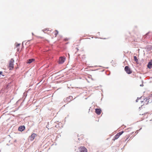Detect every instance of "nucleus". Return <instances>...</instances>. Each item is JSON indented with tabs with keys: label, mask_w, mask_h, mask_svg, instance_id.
I'll return each instance as SVG.
<instances>
[{
	"label": "nucleus",
	"mask_w": 152,
	"mask_h": 152,
	"mask_svg": "<svg viewBox=\"0 0 152 152\" xmlns=\"http://www.w3.org/2000/svg\"><path fill=\"white\" fill-rule=\"evenodd\" d=\"M134 59L135 61L137 62L138 61V59H137V57L136 56H134Z\"/></svg>",
	"instance_id": "4468645a"
},
{
	"label": "nucleus",
	"mask_w": 152,
	"mask_h": 152,
	"mask_svg": "<svg viewBox=\"0 0 152 152\" xmlns=\"http://www.w3.org/2000/svg\"><path fill=\"white\" fill-rule=\"evenodd\" d=\"M65 60V59L64 58L60 57L59 60V63L60 64H62L64 62Z\"/></svg>",
	"instance_id": "0eeeda50"
},
{
	"label": "nucleus",
	"mask_w": 152,
	"mask_h": 152,
	"mask_svg": "<svg viewBox=\"0 0 152 152\" xmlns=\"http://www.w3.org/2000/svg\"><path fill=\"white\" fill-rule=\"evenodd\" d=\"M37 135L35 133H33L29 137L30 140L31 141H33L35 137H37Z\"/></svg>",
	"instance_id": "39448f33"
},
{
	"label": "nucleus",
	"mask_w": 152,
	"mask_h": 152,
	"mask_svg": "<svg viewBox=\"0 0 152 152\" xmlns=\"http://www.w3.org/2000/svg\"><path fill=\"white\" fill-rule=\"evenodd\" d=\"M124 132L123 131L118 133L113 138V140L114 141L115 140L118 139L119 137L124 133Z\"/></svg>",
	"instance_id": "f03ea898"
},
{
	"label": "nucleus",
	"mask_w": 152,
	"mask_h": 152,
	"mask_svg": "<svg viewBox=\"0 0 152 152\" xmlns=\"http://www.w3.org/2000/svg\"><path fill=\"white\" fill-rule=\"evenodd\" d=\"M80 152H87V149L84 146H80L79 148Z\"/></svg>",
	"instance_id": "7ed1b4c3"
},
{
	"label": "nucleus",
	"mask_w": 152,
	"mask_h": 152,
	"mask_svg": "<svg viewBox=\"0 0 152 152\" xmlns=\"http://www.w3.org/2000/svg\"><path fill=\"white\" fill-rule=\"evenodd\" d=\"M102 111L100 109H95V113L98 115H100Z\"/></svg>",
	"instance_id": "9b49d317"
},
{
	"label": "nucleus",
	"mask_w": 152,
	"mask_h": 152,
	"mask_svg": "<svg viewBox=\"0 0 152 152\" xmlns=\"http://www.w3.org/2000/svg\"><path fill=\"white\" fill-rule=\"evenodd\" d=\"M124 69L125 71L128 74H130L132 73V71L127 66L125 67Z\"/></svg>",
	"instance_id": "20e7f679"
},
{
	"label": "nucleus",
	"mask_w": 152,
	"mask_h": 152,
	"mask_svg": "<svg viewBox=\"0 0 152 152\" xmlns=\"http://www.w3.org/2000/svg\"><path fill=\"white\" fill-rule=\"evenodd\" d=\"M151 34V33L150 32H148L143 37L142 39H145L147 37L148 38H150L151 36L150 35Z\"/></svg>",
	"instance_id": "423d86ee"
},
{
	"label": "nucleus",
	"mask_w": 152,
	"mask_h": 152,
	"mask_svg": "<svg viewBox=\"0 0 152 152\" xmlns=\"http://www.w3.org/2000/svg\"><path fill=\"white\" fill-rule=\"evenodd\" d=\"M35 60L34 58H31L28 60L27 62V63L30 64L32 62H35Z\"/></svg>",
	"instance_id": "1a4fd4ad"
},
{
	"label": "nucleus",
	"mask_w": 152,
	"mask_h": 152,
	"mask_svg": "<svg viewBox=\"0 0 152 152\" xmlns=\"http://www.w3.org/2000/svg\"><path fill=\"white\" fill-rule=\"evenodd\" d=\"M49 31L48 29H44V31H45V33L47 31Z\"/></svg>",
	"instance_id": "2eb2a0df"
},
{
	"label": "nucleus",
	"mask_w": 152,
	"mask_h": 152,
	"mask_svg": "<svg viewBox=\"0 0 152 152\" xmlns=\"http://www.w3.org/2000/svg\"><path fill=\"white\" fill-rule=\"evenodd\" d=\"M149 68L151 69L152 67V60H151L150 62H149L147 66Z\"/></svg>",
	"instance_id": "f8f14e48"
},
{
	"label": "nucleus",
	"mask_w": 152,
	"mask_h": 152,
	"mask_svg": "<svg viewBox=\"0 0 152 152\" xmlns=\"http://www.w3.org/2000/svg\"><path fill=\"white\" fill-rule=\"evenodd\" d=\"M54 32L55 33V37H56L58 34V32L57 30H56L54 31Z\"/></svg>",
	"instance_id": "ddd939ff"
},
{
	"label": "nucleus",
	"mask_w": 152,
	"mask_h": 152,
	"mask_svg": "<svg viewBox=\"0 0 152 152\" xmlns=\"http://www.w3.org/2000/svg\"><path fill=\"white\" fill-rule=\"evenodd\" d=\"M20 45V44H16V46L17 47H18Z\"/></svg>",
	"instance_id": "f3484780"
},
{
	"label": "nucleus",
	"mask_w": 152,
	"mask_h": 152,
	"mask_svg": "<svg viewBox=\"0 0 152 152\" xmlns=\"http://www.w3.org/2000/svg\"><path fill=\"white\" fill-rule=\"evenodd\" d=\"M14 60L12 58L10 61L9 65V68L10 70H12L14 68Z\"/></svg>",
	"instance_id": "f257e3e1"
},
{
	"label": "nucleus",
	"mask_w": 152,
	"mask_h": 152,
	"mask_svg": "<svg viewBox=\"0 0 152 152\" xmlns=\"http://www.w3.org/2000/svg\"><path fill=\"white\" fill-rule=\"evenodd\" d=\"M0 75H2L3 76H4V75L3 74V72H0Z\"/></svg>",
	"instance_id": "dca6fc26"
},
{
	"label": "nucleus",
	"mask_w": 152,
	"mask_h": 152,
	"mask_svg": "<svg viewBox=\"0 0 152 152\" xmlns=\"http://www.w3.org/2000/svg\"><path fill=\"white\" fill-rule=\"evenodd\" d=\"M146 101L148 102L147 103H151L152 102V96H150L148 97Z\"/></svg>",
	"instance_id": "9d476101"
},
{
	"label": "nucleus",
	"mask_w": 152,
	"mask_h": 152,
	"mask_svg": "<svg viewBox=\"0 0 152 152\" xmlns=\"http://www.w3.org/2000/svg\"><path fill=\"white\" fill-rule=\"evenodd\" d=\"M18 51H19V50L18 49V50H17Z\"/></svg>",
	"instance_id": "6ab92c4d"
},
{
	"label": "nucleus",
	"mask_w": 152,
	"mask_h": 152,
	"mask_svg": "<svg viewBox=\"0 0 152 152\" xmlns=\"http://www.w3.org/2000/svg\"><path fill=\"white\" fill-rule=\"evenodd\" d=\"M25 127L24 126H22L19 127L18 130L19 131L22 132L25 129Z\"/></svg>",
	"instance_id": "6e6552de"
},
{
	"label": "nucleus",
	"mask_w": 152,
	"mask_h": 152,
	"mask_svg": "<svg viewBox=\"0 0 152 152\" xmlns=\"http://www.w3.org/2000/svg\"><path fill=\"white\" fill-rule=\"evenodd\" d=\"M69 40V39L68 38H65L64 39V40L65 41H66Z\"/></svg>",
	"instance_id": "a211bd4d"
}]
</instances>
